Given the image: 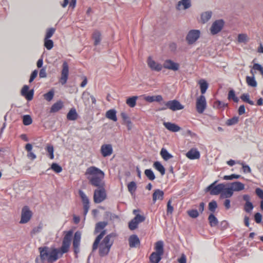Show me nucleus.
<instances>
[{
  "instance_id": "nucleus-49",
  "label": "nucleus",
  "mask_w": 263,
  "mask_h": 263,
  "mask_svg": "<svg viewBox=\"0 0 263 263\" xmlns=\"http://www.w3.org/2000/svg\"><path fill=\"white\" fill-rule=\"evenodd\" d=\"M51 168L56 173H59L62 172V167L56 163H53L51 165Z\"/></svg>"
},
{
  "instance_id": "nucleus-18",
  "label": "nucleus",
  "mask_w": 263,
  "mask_h": 263,
  "mask_svg": "<svg viewBox=\"0 0 263 263\" xmlns=\"http://www.w3.org/2000/svg\"><path fill=\"white\" fill-rule=\"evenodd\" d=\"M100 151L104 157L110 156L113 152L112 147L110 144H103L101 147Z\"/></svg>"
},
{
  "instance_id": "nucleus-44",
  "label": "nucleus",
  "mask_w": 263,
  "mask_h": 263,
  "mask_svg": "<svg viewBox=\"0 0 263 263\" xmlns=\"http://www.w3.org/2000/svg\"><path fill=\"white\" fill-rule=\"evenodd\" d=\"M239 121V117L237 116L228 119L226 122V124L228 126H231L237 124Z\"/></svg>"
},
{
  "instance_id": "nucleus-39",
  "label": "nucleus",
  "mask_w": 263,
  "mask_h": 263,
  "mask_svg": "<svg viewBox=\"0 0 263 263\" xmlns=\"http://www.w3.org/2000/svg\"><path fill=\"white\" fill-rule=\"evenodd\" d=\"M212 16V12L206 11L203 12L201 15V19L202 22L204 23L208 22Z\"/></svg>"
},
{
  "instance_id": "nucleus-27",
  "label": "nucleus",
  "mask_w": 263,
  "mask_h": 263,
  "mask_svg": "<svg viewBox=\"0 0 263 263\" xmlns=\"http://www.w3.org/2000/svg\"><path fill=\"white\" fill-rule=\"evenodd\" d=\"M32 146L31 144L30 143H27L26 146H25V149L28 152V154H27V157L33 160H34L36 158V156L35 155V154H34L31 151H32Z\"/></svg>"
},
{
  "instance_id": "nucleus-48",
  "label": "nucleus",
  "mask_w": 263,
  "mask_h": 263,
  "mask_svg": "<svg viewBox=\"0 0 263 263\" xmlns=\"http://www.w3.org/2000/svg\"><path fill=\"white\" fill-rule=\"evenodd\" d=\"M237 40L239 43H246L248 41V37L246 34H239Z\"/></svg>"
},
{
  "instance_id": "nucleus-21",
  "label": "nucleus",
  "mask_w": 263,
  "mask_h": 263,
  "mask_svg": "<svg viewBox=\"0 0 263 263\" xmlns=\"http://www.w3.org/2000/svg\"><path fill=\"white\" fill-rule=\"evenodd\" d=\"M21 95L25 97L27 100L30 101L33 97V90L29 91L28 86L24 85L21 90Z\"/></svg>"
},
{
  "instance_id": "nucleus-2",
  "label": "nucleus",
  "mask_w": 263,
  "mask_h": 263,
  "mask_svg": "<svg viewBox=\"0 0 263 263\" xmlns=\"http://www.w3.org/2000/svg\"><path fill=\"white\" fill-rule=\"evenodd\" d=\"M85 175H89L87 179L92 185L96 187H100L104 185L103 180L105 174L98 167L93 166L87 168Z\"/></svg>"
},
{
  "instance_id": "nucleus-40",
  "label": "nucleus",
  "mask_w": 263,
  "mask_h": 263,
  "mask_svg": "<svg viewBox=\"0 0 263 263\" xmlns=\"http://www.w3.org/2000/svg\"><path fill=\"white\" fill-rule=\"evenodd\" d=\"M228 99L229 100H233L234 102L237 103L239 101V99L236 96L234 90L231 89L229 91Z\"/></svg>"
},
{
  "instance_id": "nucleus-8",
  "label": "nucleus",
  "mask_w": 263,
  "mask_h": 263,
  "mask_svg": "<svg viewBox=\"0 0 263 263\" xmlns=\"http://www.w3.org/2000/svg\"><path fill=\"white\" fill-rule=\"evenodd\" d=\"M81 240V233L78 231L75 232L73 240H72V246L73 248V251L76 254V257H78V254L80 252V247Z\"/></svg>"
},
{
  "instance_id": "nucleus-25",
  "label": "nucleus",
  "mask_w": 263,
  "mask_h": 263,
  "mask_svg": "<svg viewBox=\"0 0 263 263\" xmlns=\"http://www.w3.org/2000/svg\"><path fill=\"white\" fill-rule=\"evenodd\" d=\"M230 188L233 192L234 191H240L245 189V185L239 181H235L231 183Z\"/></svg>"
},
{
  "instance_id": "nucleus-22",
  "label": "nucleus",
  "mask_w": 263,
  "mask_h": 263,
  "mask_svg": "<svg viewBox=\"0 0 263 263\" xmlns=\"http://www.w3.org/2000/svg\"><path fill=\"white\" fill-rule=\"evenodd\" d=\"M186 156L191 160L198 159L200 158V154L197 148H193L187 152Z\"/></svg>"
},
{
  "instance_id": "nucleus-61",
  "label": "nucleus",
  "mask_w": 263,
  "mask_h": 263,
  "mask_svg": "<svg viewBox=\"0 0 263 263\" xmlns=\"http://www.w3.org/2000/svg\"><path fill=\"white\" fill-rule=\"evenodd\" d=\"M37 73H38V72H37V70H34L31 73V74L30 76V79H29V82L30 83H31L34 80V79L36 77Z\"/></svg>"
},
{
  "instance_id": "nucleus-35",
  "label": "nucleus",
  "mask_w": 263,
  "mask_h": 263,
  "mask_svg": "<svg viewBox=\"0 0 263 263\" xmlns=\"http://www.w3.org/2000/svg\"><path fill=\"white\" fill-rule=\"evenodd\" d=\"M209 224L211 227H215L217 226L218 221L217 218L213 214H211L208 217Z\"/></svg>"
},
{
  "instance_id": "nucleus-57",
  "label": "nucleus",
  "mask_w": 263,
  "mask_h": 263,
  "mask_svg": "<svg viewBox=\"0 0 263 263\" xmlns=\"http://www.w3.org/2000/svg\"><path fill=\"white\" fill-rule=\"evenodd\" d=\"M174 210L173 206L171 205V201L170 200L167 203V214H172Z\"/></svg>"
},
{
  "instance_id": "nucleus-28",
  "label": "nucleus",
  "mask_w": 263,
  "mask_h": 263,
  "mask_svg": "<svg viewBox=\"0 0 263 263\" xmlns=\"http://www.w3.org/2000/svg\"><path fill=\"white\" fill-rule=\"evenodd\" d=\"M233 195V192L230 187L226 188L224 187L223 191L221 192L220 197L222 198H229L232 197Z\"/></svg>"
},
{
  "instance_id": "nucleus-62",
  "label": "nucleus",
  "mask_w": 263,
  "mask_h": 263,
  "mask_svg": "<svg viewBox=\"0 0 263 263\" xmlns=\"http://www.w3.org/2000/svg\"><path fill=\"white\" fill-rule=\"evenodd\" d=\"M241 164L242 166V170L244 173H250L251 172V170L248 165H245L243 163H241Z\"/></svg>"
},
{
  "instance_id": "nucleus-51",
  "label": "nucleus",
  "mask_w": 263,
  "mask_h": 263,
  "mask_svg": "<svg viewBox=\"0 0 263 263\" xmlns=\"http://www.w3.org/2000/svg\"><path fill=\"white\" fill-rule=\"evenodd\" d=\"M254 206L252 202H248L244 205V210L247 213H250L253 210Z\"/></svg>"
},
{
  "instance_id": "nucleus-12",
  "label": "nucleus",
  "mask_w": 263,
  "mask_h": 263,
  "mask_svg": "<svg viewBox=\"0 0 263 263\" xmlns=\"http://www.w3.org/2000/svg\"><path fill=\"white\" fill-rule=\"evenodd\" d=\"M79 194L80 197L81 198L82 202L83 203V209H84V215L85 216L90 208V202L88 198L86 196V195L85 194V193L82 191V190H79Z\"/></svg>"
},
{
  "instance_id": "nucleus-63",
  "label": "nucleus",
  "mask_w": 263,
  "mask_h": 263,
  "mask_svg": "<svg viewBox=\"0 0 263 263\" xmlns=\"http://www.w3.org/2000/svg\"><path fill=\"white\" fill-rule=\"evenodd\" d=\"M179 263H186V257L185 254H182L181 257L178 259Z\"/></svg>"
},
{
  "instance_id": "nucleus-11",
  "label": "nucleus",
  "mask_w": 263,
  "mask_h": 263,
  "mask_svg": "<svg viewBox=\"0 0 263 263\" xmlns=\"http://www.w3.org/2000/svg\"><path fill=\"white\" fill-rule=\"evenodd\" d=\"M145 217L143 215L137 214L128 223V228L130 230H134L138 228L139 223L143 222Z\"/></svg>"
},
{
  "instance_id": "nucleus-64",
  "label": "nucleus",
  "mask_w": 263,
  "mask_h": 263,
  "mask_svg": "<svg viewBox=\"0 0 263 263\" xmlns=\"http://www.w3.org/2000/svg\"><path fill=\"white\" fill-rule=\"evenodd\" d=\"M39 76L41 78H46L47 76L46 69L44 68H42L39 72Z\"/></svg>"
},
{
  "instance_id": "nucleus-36",
  "label": "nucleus",
  "mask_w": 263,
  "mask_h": 263,
  "mask_svg": "<svg viewBox=\"0 0 263 263\" xmlns=\"http://www.w3.org/2000/svg\"><path fill=\"white\" fill-rule=\"evenodd\" d=\"M160 155L162 158L165 161L173 158V156L170 154L166 149L163 148L161 150Z\"/></svg>"
},
{
  "instance_id": "nucleus-3",
  "label": "nucleus",
  "mask_w": 263,
  "mask_h": 263,
  "mask_svg": "<svg viewBox=\"0 0 263 263\" xmlns=\"http://www.w3.org/2000/svg\"><path fill=\"white\" fill-rule=\"evenodd\" d=\"M116 234L112 233L106 236L101 242L99 247V253L101 256L107 255L113 245Z\"/></svg>"
},
{
  "instance_id": "nucleus-23",
  "label": "nucleus",
  "mask_w": 263,
  "mask_h": 263,
  "mask_svg": "<svg viewBox=\"0 0 263 263\" xmlns=\"http://www.w3.org/2000/svg\"><path fill=\"white\" fill-rule=\"evenodd\" d=\"M163 125L167 129L172 132H177L181 129L179 126L171 122H164Z\"/></svg>"
},
{
  "instance_id": "nucleus-34",
  "label": "nucleus",
  "mask_w": 263,
  "mask_h": 263,
  "mask_svg": "<svg viewBox=\"0 0 263 263\" xmlns=\"http://www.w3.org/2000/svg\"><path fill=\"white\" fill-rule=\"evenodd\" d=\"M198 84L200 85V88L201 93L203 95L205 93L208 88V84L205 80L201 79L199 81Z\"/></svg>"
},
{
  "instance_id": "nucleus-43",
  "label": "nucleus",
  "mask_w": 263,
  "mask_h": 263,
  "mask_svg": "<svg viewBox=\"0 0 263 263\" xmlns=\"http://www.w3.org/2000/svg\"><path fill=\"white\" fill-rule=\"evenodd\" d=\"M145 176L150 180H154L156 177L154 172L151 169H146L144 171Z\"/></svg>"
},
{
  "instance_id": "nucleus-6",
  "label": "nucleus",
  "mask_w": 263,
  "mask_h": 263,
  "mask_svg": "<svg viewBox=\"0 0 263 263\" xmlns=\"http://www.w3.org/2000/svg\"><path fill=\"white\" fill-rule=\"evenodd\" d=\"M218 181H215L210 185H209L205 190V192H210L212 195H217L221 194V192L224 189L226 186L223 183H220L216 185Z\"/></svg>"
},
{
  "instance_id": "nucleus-32",
  "label": "nucleus",
  "mask_w": 263,
  "mask_h": 263,
  "mask_svg": "<svg viewBox=\"0 0 263 263\" xmlns=\"http://www.w3.org/2000/svg\"><path fill=\"white\" fill-rule=\"evenodd\" d=\"M78 114L74 108L71 109L67 115V118L69 120L74 121L78 118Z\"/></svg>"
},
{
  "instance_id": "nucleus-59",
  "label": "nucleus",
  "mask_w": 263,
  "mask_h": 263,
  "mask_svg": "<svg viewBox=\"0 0 263 263\" xmlns=\"http://www.w3.org/2000/svg\"><path fill=\"white\" fill-rule=\"evenodd\" d=\"M121 117L125 124L127 123L128 121H130V118L125 112H121Z\"/></svg>"
},
{
  "instance_id": "nucleus-45",
  "label": "nucleus",
  "mask_w": 263,
  "mask_h": 263,
  "mask_svg": "<svg viewBox=\"0 0 263 263\" xmlns=\"http://www.w3.org/2000/svg\"><path fill=\"white\" fill-rule=\"evenodd\" d=\"M44 46L48 50L51 49L53 47V42L49 39H44Z\"/></svg>"
},
{
  "instance_id": "nucleus-38",
  "label": "nucleus",
  "mask_w": 263,
  "mask_h": 263,
  "mask_svg": "<svg viewBox=\"0 0 263 263\" xmlns=\"http://www.w3.org/2000/svg\"><path fill=\"white\" fill-rule=\"evenodd\" d=\"M246 82H247V84L250 86H251L253 87H255L257 86V82H256L254 76H253V77L247 76Z\"/></svg>"
},
{
  "instance_id": "nucleus-19",
  "label": "nucleus",
  "mask_w": 263,
  "mask_h": 263,
  "mask_svg": "<svg viewBox=\"0 0 263 263\" xmlns=\"http://www.w3.org/2000/svg\"><path fill=\"white\" fill-rule=\"evenodd\" d=\"M163 66L166 69L174 71L178 70L179 68V64L173 62L171 60H165L163 63Z\"/></svg>"
},
{
  "instance_id": "nucleus-20",
  "label": "nucleus",
  "mask_w": 263,
  "mask_h": 263,
  "mask_svg": "<svg viewBox=\"0 0 263 263\" xmlns=\"http://www.w3.org/2000/svg\"><path fill=\"white\" fill-rule=\"evenodd\" d=\"M129 247L131 248H137L140 246V240L137 235L133 234L128 238Z\"/></svg>"
},
{
  "instance_id": "nucleus-47",
  "label": "nucleus",
  "mask_w": 263,
  "mask_h": 263,
  "mask_svg": "<svg viewBox=\"0 0 263 263\" xmlns=\"http://www.w3.org/2000/svg\"><path fill=\"white\" fill-rule=\"evenodd\" d=\"M42 228H43V225L41 223H40L37 227L33 228V229L32 230V231L30 232L31 235L33 236V235H35L36 234L40 233L42 231Z\"/></svg>"
},
{
  "instance_id": "nucleus-16",
  "label": "nucleus",
  "mask_w": 263,
  "mask_h": 263,
  "mask_svg": "<svg viewBox=\"0 0 263 263\" xmlns=\"http://www.w3.org/2000/svg\"><path fill=\"white\" fill-rule=\"evenodd\" d=\"M224 25V22L222 20L215 21L210 29L212 34H216L221 31Z\"/></svg>"
},
{
  "instance_id": "nucleus-54",
  "label": "nucleus",
  "mask_w": 263,
  "mask_h": 263,
  "mask_svg": "<svg viewBox=\"0 0 263 263\" xmlns=\"http://www.w3.org/2000/svg\"><path fill=\"white\" fill-rule=\"evenodd\" d=\"M128 191L130 193H133L136 190V183L134 181L129 182L127 185Z\"/></svg>"
},
{
  "instance_id": "nucleus-55",
  "label": "nucleus",
  "mask_w": 263,
  "mask_h": 263,
  "mask_svg": "<svg viewBox=\"0 0 263 263\" xmlns=\"http://www.w3.org/2000/svg\"><path fill=\"white\" fill-rule=\"evenodd\" d=\"M188 215L192 218H197L199 216V213L196 210H191L187 211Z\"/></svg>"
},
{
  "instance_id": "nucleus-24",
  "label": "nucleus",
  "mask_w": 263,
  "mask_h": 263,
  "mask_svg": "<svg viewBox=\"0 0 263 263\" xmlns=\"http://www.w3.org/2000/svg\"><path fill=\"white\" fill-rule=\"evenodd\" d=\"M164 198V192L159 189H157L154 191L153 194V201L154 203L157 200H162Z\"/></svg>"
},
{
  "instance_id": "nucleus-33",
  "label": "nucleus",
  "mask_w": 263,
  "mask_h": 263,
  "mask_svg": "<svg viewBox=\"0 0 263 263\" xmlns=\"http://www.w3.org/2000/svg\"><path fill=\"white\" fill-rule=\"evenodd\" d=\"M154 167L156 170L159 171L162 176L164 175L165 173V170L164 166L159 161H156L154 163Z\"/></svg>"
},
{
  "instance_id": "nucleus-14",
  "label": "nucleus",
  "mask_w": 263,
  "mask_h": 263,
  "mask_svg": "<svg viewBox=\"0 0 263 263\" xmlns=\"http://www.w3.org/2000/svg\"><path fill=\"white\" fill-rule=\"evenodd\" d=\"M32 217V212L27 206H24L22 210L21 219L20 223H26L28 222Z\"/></svg>"
},
{
  "instance_id": "nucleus-9",
  "label": "nucleus",
  "mask_w": 263,
  "mask_h": 263,
  "mask_svg": "<svg viewBox=\"0 0 263 263\" xmlns=\"http://www.w3.org/2000/svg\"><path fill=\"white\" fill-rule=\"evenodd\" d=\"M165 107L162 108L161 110H165L167 108H169L172 110L176 111L182 109L184 107L179 101L176 100L166 102L165 103Z\"/></svg>"
},
{
  "instance_id": "nucleus-46",
  "label": "nucleus",
  "mask_w": 263,
  "mask_h": 263,
  "mask_svg": "<svg viewBox=\"0 0 263 263\" xmlns=\"http://www.w3.org/2000/svg\"><path fill=\"white\" fill-rule=\"evenodd\" d=\"M32 122V120L30 115H24L23 117V123L25 125H30Z\"/></svg>"
},
{
  "instance_id": "nucleus-56",
  "label": "nucleus",
  "mask_w": 263,
  "mask_h": 263,
  "mask_svg": "<svg viewBox=\"0 0 263 263\" xmlns=\"http://www.w3.org/2000/svg\"><path fill=\"white\" fill-rule=\"evenodd\" d=\"M240 177V175H236V174H232L231 175H226L223 177L224 180H232L233 179H238Z\"/></svg>"
},
{
  "instance_id": "nucleus-15",
  "label": "nucleus",
  "mask_w": 263,
  "mask_h": 263,
  "mask_svg": "<svg viewBox=\"0 0 263 263\" xmlns=\"http://www.w3.org/2000/svg\"><path fill=\"white\" fill-rule=\"evenodd\" d=\"M200 32L198 30H191L186 35V40L189 44L195 43L199 37Z\"/></svg>"
},
{
  "instance_id": "nucleus-7",
  "label": "nucleus",
  "mask_w": 263,
  "mask_h": 263,
  "mask_svg": "<svg viewBox=\"0 0 263 263\" xmlns=\"http://www.w3.org/2000/svg\"><path fill=\"white\" fill-rule=\"evenodd\" d=\"M103 186L98 187V188L94 191L93 198L96 203H100L107 198L106 192Z\"/></svg>"
},
{
  "instance_id": "nucleus-53",
  "label": "nucleus",
  "mask_w": 263,
  "mask_h": 263,
  "mask_svg": "<svg viewBox=\"0 0 263 263\" xmlns=\"http://www.w3.org/2000/svg\"><path fill=\"white\" fill-rule=\"evenodd\" d=\"M217 208V204L216 201L213 200L209 203V209L210 211L214 212Z\"/></svg>"
},
{
  "instance_id": "nucleus-50",
  "label": "nucleus",
  "mask_w": 263,
  "mask_h": 263,
  "mask_svg": "<svg viewBox=\"0 0 263 263\" xmlns=\"http://www.w3.org/2000/svg\"><path fill=\"white\" fill-rule=\"evenodd\" d=\"M55 29L50 28L47 29L45 39H50L54 33Z\"/></svg>"
},
{
  "instance_id": "nucleus-52",
  "label": "nucleus",
  "mask_w": 263,
  "mask_h": 263,
  "mask_svg": "<svg viewBox=\"0 0 263 263\" xmlns=\"http://www.w3.org/2000/svg\"><path fill=\"white\" fill-rule=\"evenodd\" d=\"M53 96L54 92L53 90H50L44 95V99L48 101H50L53 99Z\"/></svg>"
},
{
  "instance_id": "nucleus-37",
  "label": "nucleus",
  "mask_w": 263,
  "mask_h": 263,
  "mask_svg": "<svg viewBox=\"0 0 263 263\" xmlns=\"http://www.w3.org/2000/svg\"><path fill=\"white\" fill-rule=\"evenodd\" d=\"M137 99V96L129 97L126 100V103L129 107H134L136 105V101Z\"/></svg>"
},
{
  "instance_id": "nucleus-30",
  "label": "nucleus",
  "mask_w": 263,
  "mask_h": 263,
  "mask_svg": "<svg viewBox=\"0 0 263 263\" xmlns=\"http://www.w3.org/2000/svg\"><path fill=\"white\" fill-rule=\"evenodd\" d=\"M182 6H183V9H186L190 8L191 6V0H181L179 1L177 5V9L179 10L181 9Z\"/></svg>"
},
{
  "instance_id": "nucleus-31",
  "label": "nucleus",
  "mask_w": 263,
  "mask_h": 263,
  "mask_svg": "<svg viewBox=\"0 0 263 263\" xmlns=\"http://www.w3.org/2000/svg\"><path fill=\"white\" fill-rule=\"evenodd\" d=\"M106 117L114 122L117 121L116 111L115 109H110L106 112Z\"/></svg>"
},
{
  "instance_id": "nucleus-17",
  "label": "nucleus",
  "mask_w": 263,
  "mask_h": 263,
  "mask_svg": "<svg viewBox=\"0 0 263 263\" xmlns=\"http://www.w3.org/2000/svg\"><path fill=\"white\" fill-rule=\"evenodd\" d=\"M147 65L152 70L156 71H160L162 70L163 66L155 62L151 57H148L147 59Z\"/></svg>"
},
{
  "instance_id": "nucleus-5",
  "label": "nucleus",
  "mask_w": 263,
  "mask_h": 263,
  "mask_svg": "<svg viewBox=\"0 0 263 263\" xmlns=\"http://www.w3.org/2000/svg\"><path fill=\"white\" fill-rule=\"evenodd\" d=\"M107 222L105 221L99 222L96 224L94 233L96 234L100 232H101V233L96 237L93 243L92 251H95L98 249L99 244L101 240L102 239L103 236L106 234V230H104L103 229L107 226Z\"/></svg>"
},
{
  "instance_id": "nucleus-26",
  "label": "nucleus",
  "mask_w": 263,
  "mask_h": 263,
  "mask_svg": "<svg viewBox=\"0 0 263 263\" xmlns=\"http://www.w3.org/2000/svg\"><path fill=\"white\" fill-rule=\"evenodd\" d=\"M92 38L94 40V45L97 46L99 45L101 41V33L98 30H94L92 34Z\"/></svg>"
},
{
  "instance_id": "nucleus-1",
  "label": "nucleus",
  "mask_w": 263,
  "mask_h": 263,
  "mask_svg": "<svg viewBox=\"0 0 263 263\" xmlns=\"http://www.w3.org/2000/svg\"><path fill=\"white\" fill-rule=\"evenodd\" d=\"M73 233V232L71 230L64 232V235L62 246L60 248L47 246L39 248L42 262L53 263L62 257L64 254L67 253L69 250Z\"/></svg>"
},
{
  "instance_id": "nucleus-10",
  "label": "nucleus",
  "mask_w": 263,
  "mask_h": 263,
  "mask_svg": "<svg viewBox=\"0 0 263 263\" xmlns=\"http://www.w3.org/2000/svg\"><path fill=\"white\" fill-rule=\"evenodd\" d=\"M206 107V99L203 95L200 96L196 100V110L199 114H202Z\"/></svg>"
},
{
  "instance_id": "nucleus-13",
  "label": "nucleus",
  "mask_w": 263,
  "mask_h": 263,
  "mask_svg": "<svg viewBox=\"0 0 263 263\" xmlns=\"http://www.w3.org/2000/svg\"><path fill=\"white\" fill-rule=\"evenodd\" d=\"M69 75V67L68 63L65 61L62 65V70L61 76L60 79V82L62 85H64L67 83Z\"/></svg>"
},
{
  "instance_id": "nucleus-41",
  "label": "nucleus",
  "mask_w": 263,
  "mask_h": 263,
  "mask_svg": "<svg viewBox=\"0 0 263 263\" xmlns=\"http://www.w3.org/2000/svg\"><path fill=\"white\" fill-rule=\"evenodd\" d=\"M46 150L48 153L49 157L50 159H54V148L53 146L51 144H48L46 146Z\"/></svg>"
},
{
  "instance_id": "nucleus-42",
  "label": "nucleus",
  "mask_w": 263,
  "mask_h": 263,
  "mask_svg": "<svg viewBox=\"0 0 263 263\" xmlns=\"http://www.w3.org/2000/svg\"><path fill=\"white\" fill-rule=\"evenodd\" d=\"M241 99L245 102L249 103L251 105H253L254 103L253 101L250 100V96L248 93H243L240 97Z\"/></svg>"
},
{
  "instance_id": "nucleus-4",
  "label": "nucleus",
  "mask_w": 263,
  "mask_h": 263,
  "mask_svg": "<svg viewBox=\"0 0 263 263\" xmlns=\"http://www.w3.org/2000/svg\"><path fill=\"white\" fill-rule=\"evenodd\" d=\"M155 252L149 256L150 263H159L164 253V243L162 240L157 241L154 247Z\"/></svg>"
},
{
  "instance_id": "nucleus-60",
  "label": "nucleus",
  "mask_w": 263,
  "mask_h": 263,
  "mask_svg": "<svg viewBox=\"0 0 263 263\" xmlns=\"http://www.w3.org/2000/svg\"><path fill=\"white\" fill-rule=\"evenodd\" d=\"M256 194L261 199L263 200V190L260 188H257L255 190Z\"/></svg>"
},
{
  "instance_id": "nucleus-29",
  "label": "nucleus",
  "mask_w": 263,
  "mask_h": 263,
  "mask_svg": "<svg viewBox=\"0 0 263 263\" xmlns=\"http://www.w3.org/2000/svg\"><path fill=\"white\" fill-rule=\"evenodd\" d=\"M63 107V103L61 101H59L56 103H54L51 108L50 112H56L61 109Z\"/></svg>"
},
{
  "instance_id": "nucleus-58",
  "label": "nucleus",
  "mask_w": 263,
  "mask_h": 263,
  "mask_svg": "<svg viewBox=\"0 0 263 263\" xmlns=\"http://www.w3.org/2000/svg\"><path fill=\"white\" fill-rule=\"evenodd\" d=\"M254 219L255 222L257 223H259L261 222L262 220V215L259 213H256L254 215Z\"/></svg>"
}]
</instances>
